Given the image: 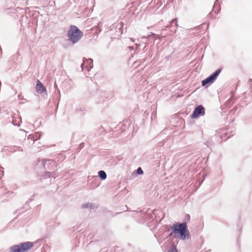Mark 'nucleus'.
Here are the masks:
<instances>
[{"instance_id": "obj_12", "label": "nucleus", "mask_w": 252, "mask_h": 252, "mask_svg": "<svg viewBox=\"0 0 252 252\" xmlns=\"http://www.w3.org/2000/svg\"><path fill=\"white\" fill-rule=\"evenodd\" d=\"M85 63H83L82 66L84 65Z\"/></svg>"}, {"instance_id": "obj_8", "label": "nucleus", "mask_w": 252, "mask_h": 252, "mask_svg": "<svg viewBox=\"0 0 252 252\" xmlns=\"http://www.w3.org/2000/svg\"><path fill=\"white\" fill-rule=\"evenodd\" d=\"M99 176L102 179L104 180L106 178V174L103 171H100L98 172Z\"/></svg>"}, {"instance_id": "obj_7", "label": "nucleus", "mask_w": 252, "mask_h": 252, "mask_svg": "<svg viewBox=\"0 0 252 252\" xmlns=\"http://www.w3.org/2000/svg\"><path fill=\"white\" fill-rule=\"evenodd\" d=\"M40 134L39 133H35L32 134H30L28 136V139L31 140L33 143L35 141L39 139Z\"/></svg>"}, {"instance_id": "obj_13", "label": "nucleus", "mask_w": 252, "mask_h": 252, "mask_svg": "<svg viewBox=\"0 0 252 252\" xmlns=\"http://www.w3.org/2000/svg\"><path fill=\"white\" fill-rule=\"evenodd\" d=\"M174 250L176 251V252H177V250H176V249H175V250Z\"/></svg>"}, {"instance_id": "obj_9", "label": "nucleus", "mask_w": 252, "mask_h": 252, "mask_svg": "<svg viewBox=\"0 0 252 252\" xmlns=\"http://www.w3.org/2000/svg\"><path fill=\"white\" fill-rule=\"evenodd\" d=\"M137 172L138 174H142L143 173V170L140 167H139L137 170Z\"/></svg>"}, {"instance_id": "obj_4", "label": "nucleus", "mask_w": 252, "mask_h": 252, "mask_svg": "<svg viewBox=\"0 0 252 252\" xmlns=\"http://www.w3.org/2000/svg\"><path fill=\"white\" fill-rule=\"evenodd\" d=\"M221 70L220 68L217 69L213 74L207 77L206 79L203 80L202 81V86H204L206 85H210L212 84L216 79L217 77L221 72Z\"/></svg>"}, {"instance_id": "obj_3", "label": "nucleus", "mask_w": 252, "mask_h": 252, "mask_svg": "<svg viewBox=\"0 0 252 252\" xmlns=\"http://www.w3.org/2000/svg\"><path fill=\"white\" fill-rule=\"evenodd\" d=\"M68 35L70 39L73 43H75L83 36V32L76 26H71L68 32Z\"/></svg>"}, {"instance_id": "obj_1", "label": "nucleus", "mask_w": 252, "mask_h": 252, "mask_svg": "<svg viewBox=\"0 0 252 252\" xmlns=\"http://www.w3.org/2000/svg\"><path fill=\"white\" fill-rule=\"evenodd\" d=\"M171 228L175 237L180 238L182 240L189 238V232L187 229L186 223L173 224Z\"/></svg>"}, {"instance_id": "obj_2", "label": "nucleus", "mask_w": 252, "mask_h": 252, "mask_svg": "<svg viewBox=\"0 0 252 252\" xmlns=\"http://www.w3.org/2000/svg\"><path fill=\"white\" fill-rule=\"evenodd\" d=\"M33 246L32 242H27L14 245L10 249L9 252H28Z\"/></svg>"}, {"instance_id": "obj_11", "label": "nucleus", "mask_w": 252, "mask_h": 252, "mask_svg": "<svg viewBox=\"0 0 252 252\" xmlns=\"http://www.w3.org/2000/svg\"><path fill=\"white\" fill-rule=\"evenodd\" d=\"M89 61L90 63H91L92 64V65H90V68L93 67V62H92V60H89Z\"/></svg>"}, {"instance_id": "obj_6", "label": "nucleus", "mask_w": 252, "mask_h": 252, "mask_svg": "<svg viewBox=\"0 0 252 252\" xmlns=\"http://www.w3.org/2000/svg\"><path fill=\"white\" fill-rule=\"evenodd\" d=\"M36 90L37 92L39 94H42L46 91L45 88L43 85L42 83L39 80H38L37 81Z\"/></svg>"}, {"instance_id": "obj_10", "label": "nucleus", "mask_w": 252, "mask_h": 252, "mask_svg": "<svg viewBox=\"0 0 252 252\" xmlns=\"http://www.w3.org/2000/svg\"><path fill=\"white\" fill-rule=\"evenodd\" d=\"M151 35H155V37H156V38H159V36L158 35V34H155L154 33H152Z\"/></svg>"}, {"instance_id": "obj_5", "label": "nucleus", "mask_w": 252, "mask_h": 252, "mask_svg": "<svg viewBox=\"0 0 252 252\" xmlns=\"http://www.w3.org/2000/svg\"><path fill=\"white\" fill-rule=\"evenodd\" d=\"M203 112V113L204 114V107L202 106L201 105H199L197 107H196L195 110H194V112H193L191 118H197L200 114L202 113Z\"/></svg>"}]
</instances>
